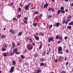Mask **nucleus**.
Returning a JSON list of instances; mask_svg holds the SVG:
<instances>
[{
	"label": "nucleus",
	"instance_id": "680f3d73",
	"mask_svg": "<svg viewBox=\"0 0 73 73\" xmlns=\"http://www.w3.org/2000/svg\"><path fill=\"white\" fill-rule=\"evenodd\" d=\"M66 65H68V62H67L66 63Z\"/></svg>",
	"mask_w": 73,
	"mask_h": 73
},
{
	"label": "nucleus",
	"instance_id": "58836bf2",
	"mask_svg": "<svg viewBox=\"0 0 73 73\" xmlns=\"http://www.w3.org/2000/svg\"><path fill=\"white\" fill-rule=\"evenodd\" d=\"M15 54H20V53L19 52H15Z\"/></svg>",
	"mask_w": 73,
	"mask_h": 73
},
{
	"label": "nucleus",
	"instance_id": "4468645a",
	"mask_svg": "<svg viewBox=\"0 0 73 73\" xmlns=\"http://www.w3.org/2000/svg\"><path fill=\"white\" fill-rule=\"evenodd\" d=\"M60 11H62L63 10H64V7L62 6L60 7Z\"/></svg>",
	"mask_w": 73,
	"mask_h": 73
},
{
	"label": "nucleus",
	"instance_id": "7ed1b4c3",
	"mask_svg": "<svg viewBox=\"0 0 73 73\" xmlns=\"http://www.w3.org/2000/svg\"><path fill=\"white\" fill-rule=\"evenodd\" d=\"M27 47L28 50H32V48H33V47H32V46L30 44H28L27 45Z\"/></svg>",
	"mask_w": 73,
	"mask_h": 73
},
{
	"label": "nucleus",
	"instance_id": "09e8293b",
	"mask_svg": "<svg viewBox=\"0 0 73 73\" xmlns=\"http://www.w3.org/2000/svg\"><path fill=\"white\" fill-rule=\"evenodd\" d=\"M65 23H66V25L68 23V21H66V22H65Z\"/></svg>",
	"mask_w": 73,
	"mask_h": 73
},
{
	"label": "nucleus",
	"instance_id": "5701e85b",
	"mask_svg": "<svg viewBox=\"0 0 73 73\" xmlns=\"http://www.w3.org/2000/svg\"><path fill=\"white\" fill-rule=\"evenodd\" d=\"M9 32H10V33H14V31H13L12 29L10 30L9 31Z\"/></svg>",
	"mask_w": 73,
	"mask_h": 73
},
{
	"label": "nucleus",
	"instance_id": "1a4fd4ad",
	"mask_svg": "<svg viewBox=\"0 0 73 73\" xmlns=\"http://www.w3.org/2000/svg\"><path fill=\"white\" fill-rule=\"evenodd\" d=\"M60 25V23H56V27H58Z\"/></svg>",
	"mask_w": 73,
	"mask_h": 73
},
{
	"label": "nucleus",
	"instance_id": "bf43d9fd",
	"mask_svg": "<svg viewBox=\"0 0 73 73\" xmlns=\"http://www.w3.org/2000/svg\"><path fill=\"white\" fill-rule=\"evenodd\" d=\"M27 62H26L25 64H24V65H27Z\"/></svg>",
	"mask_w": 73,
	"mask_h": 73
},
{
	"label": "nucleus",
	"instance_id": "c85d7f7f",
	"mask_svg": "<svg viewBox=\"0 0 73 73\" xmlns=\"http://www.w3.org/2000/svg\"><path fill=\"white\" fill-rule=\"evenodd\" d=\"M45 55V52H43L42 53V56H44Z\"/></svg>",
	"mask_w": 73,
	"mask_h": 73
},
{
	"label": "nucleus",
	"instance_id": "f704fd0d",
	"mask_svg": "<svg viewBox=\"0 0 73 73\" xmlns=\"http://www.w3.org/2000/svg\"><path fill=\"white\" fill-rule=\"evenodd\" d=\"M54 61L55 62H57V58H56V59H54Z\"/></svg>",
	"mask_w": 73,
	"mask_h": 73
},
{
	"label": "nucleus",
	"instance_id": "e433bc0d",
	"mask_svg": "<svg viewBox=\"0 0 73 73\" xmlns=\"http://www.w3.org/2000/svg\"><path fill=\"white\" fill-rule=\"evenodd\" d=\"M37 23H35L33 25L34 26V27H36V26H37Z\"/></svg>",
	"mask_w": 73,
	"mask_h": 73
},
{
	"label": "nucleus",
	"instance_id": "393cba45",
	"mask_svg": "<svg viewBox=\"0 0 73 73\" xmlns=\"http://www.w3.org/2000/svg\"><path fill=\"white\" fill-rule=\"evenodd\" d=\"M42 45L41 44L40 45V46L39 47V49H41L42 48Z\"/></svg>",
	"mask_w": 73,
	"mask_h": 73
},
{
	"label": "nucleus",
	"instance_id": "423d86ee",
	"mask_svg": "<svg viewBox=\"0 0 73 73\" xmlns=\"http://www.w3.org/2000/svg\"><path fill=\"white\" fill-rule=\"evenodd\" d=\"M14 70V67H12L11 68V69L10 70V73H12Z\"/></svg>",
	"mask_w": 73,
	"mask_h": 73
},
{
	"label": "nucleus",
	"instance_id": "052dcab7",
	"mask_svg": "<svg viewBox=\"0 0 73 73\" xmlns=\"http://www.w3.org/2000/svg\"><path fill=\"white\" fill-rule=\"evenodd\" d=\"M50 50H50V48H49V51H48V52H50Z\"/></svg>",
	"mask_w": 73,
	"mask_h": 73
},
{
	"label": "nucleus",
	"instance_id": "c03bdc74",
	"mask_svg": "<svg viewBox=\"0 0 73 73\" xmlns=\"http://www.w3.org/2000/svg\"><path fill=\"white\" fill-rule=\"evenodd\" d=\"M40 35H42V36H44V35L42 34V33H40Z\"/></svg>",
	"mask_w": 73,
	"mask_h": 73
},
{
	"label": "nucleus",
	"instance_id": "864d4df0",
	"mask_svg": "<svg viewBox=\"0 0 73 73\" xmlns=\"http://www.w3.org/2000/svg\"><path fill=\"white\" fill-rule=\"evenodd\" d=\"M19 62H22V60L21 59H20L19 60Z\"/></svg>",
	"mask_w": 73,
	"mask_h": 73
},
{
	"label": "nucleus",
	"instance_id": "bb28decb",
	"mask_svg": "<svg viewBox=\"0 0 73 73\" xmlns=\"http://www.w3.org/2000/svg\"><path fill=\"white\" fill-rule=\"evenodd\" d=\"M41 6L42 7V8H44V3H42Z\"/></svg>",
	"mask_w": 73,
	"mask_h": 73
},
{
	"label": "nucleus",
	"instance_id": "6ab92c4d",
	"mask_svg": "<svg viewBox=\"0 0 73 73\" xmlns=\"http://www.w3.org/2000/svg\"><path fill=\"white\" fill-rule=\"evenodd\" d=\"M60 37V35H57L56 36V39H58V38Z\"/></svg>",
	"mask_w": 73,
	"mask_h": 73
},
{
	"label": "nucleus",
	"instance_id": "6e6d98bb",
	"mask_svg": "<svg viewBox=\"0 0 73 73\" xmlns=\"http://www.w3.org/2000/svg\"><path fill=\"white\" fill-rule=\"evenodd\" d=\"M40 17H41L42 16V14H41L40 15Z\"/></svg>",
	"mask_w": 73,
	"mask_h": 73
},
{
	"label": "nucleus",
	"instance_id": "f257e3e1",
	"mask_svg": "<svg viewBox=\"0 0 73 73\" xmlns=\"http://www.w3.org/2000/svg\"><path fill=\"white\" fill-rule=\"evenodd\" d=\"M59 47H58V54H62V53H63V52L61 51L62 50V48L60 46H59Z\"/></svg>",
	"mask_w": 73,
	"mask_h": 73
},
{
	"label": "nucleus",
	"instance_id": "dca6fc26",
	"mask_svg": "<svg viewBox=\"0 0 73 73\" xmlns=\"http://www.w3.org/2000/svg\"><path fill=\"white\" fill-rule=\"evenodd\" d=\"M22 34H23V33L21 32H19V33L18 34V36H21V35H22Z\"/></svg>",
	"mask_w": 73,
	"mask_h": 73
},
{
	"label": "nucleus",
	"instance_id": "a878e982",
	"mask_svg": "<svg viewBox=\"0 0 73 73\" xmlns=\"http://www.w3.org/2000/svg\"><path fill=\"white\" fill-rule=\"evenodd\" d=\"M12 62L13 63V65L16 64V62H15V61H13Z\"/></svg>",
	"mask_w": 73,
	"mask_h": 73
},
{
	"label": "nucleus",
	"instance_id": "b1692460",
	"mask_svg": "<svg viewBox=\"0 0 73 73\" xmlns=\"http://www.w3.org/2000/svg\"><path fill=\"white\" fill-rule=\"evenodd\" d=\"M34 14L35 15H37L38 14V12L37 11H36L35 12Z\"/></svg>",
	"mask_w": 73,
	"mask_h": 73
},
{
	"label": "nucleus",
	"instance_id": "a19ab883",
	"mask_svg": "<svg viewBox=\"0 0 73 73\" xmlns=\"http://www.w3.org/2000/svg\"><path fill=\"white\" fill-rule=\"evenodd\" d=\"M66 53H69V50L68 49H66Z\"/></svg>",
	"mask_w": 73,
	"mask_h": 73
},
{
	"label": "nucleus",
	"instance_id": "13d9d810",
	"mask_svg": "<svg viewBox=\"0 0 73 73\" xmlns=\"http://www.w3.org/2000/svg\"><path fill=\"white\" fill-rule=\"evenodd\" d=\"M41 60L42 61V62H43V61H45V59H43V60L41 59Z\"/></svg>",
	"mask_w": 73,
	"mask_h": 73
},
{
	"label": "nucleus",
	"instance_id": "0e129e2a",
	"mask_svg": "<svg viewBox=\"0 0 73 73\" xmlns=\"http://www.w3.org/2000/svg\"><path fill=\"white\" fill-rule=\"evenodd\" d=\"M71 7H73V3H72V5H70Z\"/></svg>",
	"mask_w": 73,
	"mask_h": 73
},
{
	"label": "nucleus",
	"instance_id": "6e6552de",
	"mask_svg": "<svg viewBox=\"0 0 73 73\" xmlns=\"http://www.w3.org/2000/svg\"><path fill=\"white\" fill-rule=\"evenodd\" d=\"M10 53L11 55V56H12V55H13L14 54L15 52H13V51H11L10 52Z\"/></svg>",
	"mask_w": 73,
	"mask_h": 73
},
{
	"label": "nucleus",
	"instance_id": "9d476101",
	"mask_svg": "<svg viewBox=\"0 0 73 73\" xmlns=\"http://www.w3.org/2000/svg\"><path fill=\"white\" fill-rule=\"evenodd\" d=\"M25 9V10H27H27H28V9H29V7H28V6H26Z\"/></svg>",
	"mask_w": 73,
	"mask_h": 73
},
{
	"label": "nucleus",
	"instance_id": "20e7f679",
	"mask_svg": "<svg viewBox=\"0 0 73 73\" xmlns=\"http://www.w3.org/2000/svg\"><path fill=\"white\" fill-rule=\"evenodd\" d=\"M48 42H50L51 41H54V38L52 37H51L48 38Z\"/></svg>",
	"mask_w": 73,
	"mask_h": 73
},
{
	"label": "nucleus",
	"instance_id": "39448f33",
	"mask_svg": "<svg viewBox=\"0 0 73 73\" xmlns=\"http://www.w3.org/2000/svg\"><path fill=\"white\" fill-rule=\"evenodd\" d=\"M48 11L49 12H50V11H52V12H54V9L53 8H50L48 9Z\"/></svg>",
	"mask_w": 73,
	"mask_h": 73
},
{
	"label": "nucleus",
	"instance_id": "603ef678",
	"mask_svg": "<svg viewBox=\"0 0 73 73\" xmlns=\"http://www.w3.org/2000/svg\"><path fill=\"white\" fill-rule=\"evenodd\" d=\"M33 45H34V46H35V43L34 42H32Z\"/></svg>",
	"mask_w": 73,
	"mask_h": 73
},
{
	"label": "nucleus",
	"instance_id": "5fc2aeb1",
	"mask_svg": "<svg viewBox=\"0 0 73 73\" xmlns=\"http://www.w3.org/2000/svg\"><path fill=\"white\" fill-rule=\"evenodd\" d=\"M4 48H7V45H6V44L4 46Z\"/></svg>",
	"mask_w": 73,
	"mask_h": 73
},
{
	"label": "nucleus",
	"instance_id": "338daca9",
	"mask_svg": "<svg viewBox=\"0 0 73 73\" xmlns=\"http://www.w3.org/2000/svg\"><path fill=\"white\" fill-rule=\"evenodd\" d=\"M49 52H48L47 53V55H49Z\"/></svg>",
	"mask_w": 73,
	"mask_h": 73
},
{
	"label": "nucleus",
	"instance_id": "0eeeda50",
	"mask_svg": "<svg viewBox=\"0 0 73 73\" xmlns=\"http://www.w3.org/2000/svg\"><path fill=\"white\" fill-rule=\"evenodd\" d=\"M48 7V3H46L44 5V9L45 8V9H46Z\"/></svg>",
	"mask_w": 73,
	"mask_h": 73
},
{
	"label": "nucleus",
	"instance_id": "37998d69",
	"mask_svg": "<svg viewBox=\"0 0 73 73\" xmlns=\"http://www.w3.org/2000/svg\"><path fill=\"white\" fill-rule=\"evenodd\" d=\"M29 40H30L31 42H33V41H32V40L31 39H29Z\"/></svg>",
	"mask_w": 73,
	"mask_h": 73
},
{
	"label": "nucleus",
	"instance_id": "3c124183",
	"mask_svg": "<svg viewBox=\"0 0 73 73\" xmlns=\"http://www.w3.org/2000/svg\"><path fill=\"white\" fill-rule=\"evenodd\" d=\"M48 18H51L52 17V16L50 15H49V16H48Z\"/></svg>",
	"mask_w": 73,
	"mask_h": 73
},
{
	"label": "nucleus",
	"instance_id": "7c9ffc66",
	"mask_svg": "<svg viewBox=\"0 0 73 73\" xmlns=\"http://www.w3.org/2000/svg\"><path fill=\"white\" fill-rule=\"evenodd\" d=\"M24 22L25 24H28V21H24Z\"/></svg>",
	"mask_w": 73,
	"mask_h": 73
},
{
	"label": "nucleus",
	"instance_id": "c756f323",
	"mask_svg": "<svg viewBox=\"0 0 73 73\" xmlns=\"http://www.w3.org/2000/svg\"><path fill=\"white\" fill-rule=\"evenodd\" d=\"M3 55L4 56H7V53H6V52H5V53H3Z\"/></svg>",
	"mask_w": 73,
	"mask_h": 73
},
{
	"label": "nucleus",
	"instance_id": "c9c22d12",
	"mask_svg": "<svg viewBox=\"0 0 73 73\" xmlns=\"http://www.w3.org/2000/svg\"><path fill=\"white\" fill-rule=\"evenodd\" d=\"M13 19L14 21H16L17 20V19L15 18H13Z\"/></svg>",
	"mask_w": 73,
	"mask_h": 73
},
{
	"label": "nucleus",
	"instance_id": "e2e57ef3",
	"mask_svg": "<svg viewBox=\"0 0 73 73\" xmlns=\"http://www.w3.org/2000/svg\"><path fill=\"white\" fill-rule=\"evenodd\" d=\"M6 44H5V43H4L3 44V46H4L5 45H6Z\"/></svg>",
	"mask_w": 73,
	"mask_h": 73
},
{
	"label": "nucleus",
	"instance_id": "ddd939ff",
	"mask_svg": "<svg viewBox=\"0 0 73 73\" xmlns=\"http://www.w3.org/2000/svg\"><path fill=\"white\" fill-rule=\"evenodd\" d=\"M35 38L36 40H39V38L38 36H35Z\"/></svg>",
	"mask_w": 73,
	"mask_h": 73
},
{
	"label": "nucleus",
	"instance_id": "cd10ccee",
	"mask_svg": "<svg viewBox=\"0 0 73 73\" xmlns=\"http://www.w3.org/2000/svg\"><path fill=\"white\" fill-rule=\"evenodd\" d=\"M67 28L68 29H71V28H72V27H71V26H69L67 27Z\"/></svg>",
	"mask_w": 73,
	"mask_h": 73
},
{
	"label": "nucleus",
	"instance_id": "49530a36",
	"mask_svg": "<svg viewBox=\"0 0 73 73\" xmlns=\"http://www.w3.org/2000/svg\"><path fill=\"white\" fill-rule=\"evenodd\" d=\"M28 37H27V38H25V40H26V41H28Z\"/></svg>",
	"mask_w": 73,
	"mask_h": 73
},
{
	"label": "nucleus",
	"instance_id": "4d7b16f0",
	"mask_svg": "<svg viewBox=\"0 0 73 73\" xmlns=\"http://www.w3.org/2000/svg\"><path fill=\"white\" fill-rule=\"evenodd\" d=\"M65 12H68V9H66L65 10Z\"/></svg>",
	"mask_w": 73,
	"mask_h": 73
},
{
	"label": "nucleus",
	"instance_id": "412c9836",
	"mask_svg": "<svg viewBox=\"0 0 73 73\" xmlns=\"http://www.w3.org/2000/svg\"><path fill=\"white\" fill-rule=\"evenodd\" d=\"M2 51H3V52H4V51H5V50H6V49L4 48H2Z\"/></svg>",
	"mask_w": 73,
	"mask_h": 73
},
{
	"label": "nucleus",
	"instance_id": "2eb2a0df",
	"mask_svg": "<svg viewBox=\"0 0 73 73\" xmlns=\"http://www.w3.org/2000/svg\"><path fill=\"white\" fill-rule=\"evenodd\" d=\"M69 25H73V21H72L70 23H69Z\"/></svg>",
	"mask_w": 73,
	"mask_h": 73
},
{
	"label": "nucleus",
	"instance_id": "72a5a7b5",
	"mask_svg": "<svg viewBox=\"0 0 73 73\" xmlns=\"http://www.w3.org/2000/svg\"><path fill=\"white\" fill-rule=\"evenodd\" d=\"M58 39L60 40H62V37H59Z\"/></svg>",
	"mask_w": 73,
	"mask_h": 73
},
{
	"label": "nucleus",
	"instance_id": "79ce46f5",
	"mask_svg": "<svg viewBox=\"0 0 73 73\" xmlns=\"http://www.w3.org/2000/svg\"><path fill=\"white\" fill-rule=\"evenodd\" d=\"M64 39H65V40H67V39H68V37L65 36L64 37Z\"/></svg>",
	"mask_w": 73,
	"mask_h": 73
},
{
	"label": "nucleus",
	"instance_id": "ea45409f",
	"mask_svg": "<svg viewBox=\"0 0 73 73\" xmlns=\"http://www.w3.org/2000/svg\"><path fill=\"white\" fill-rule=\"evenodd\" d=\"M52 25H50V26L49 27V29H51V28H52Z\"/></svg>",
	"mask_w": 73,
	"mask_h": 73
},
{
	"label": "nucleus",
	"instance_id": "a18cd8bd",
	"mask_svg": "<svg viewBox=\"0 0 73 73\" xmlns=\"http://www.w3.org/2000/svg\"><path fill=\"white\" fill-rule=\"evenodd\" d=\"M21 17V15H18V16L17 17L19 18H20Z\"/></svg>",
	"mask_w": 73,
	"mask_h": 73
},
{
	"label": "nucleus",
	"instance_id": "4c0bfd02",
	"mask_svg": "<svg viewBox=\"0 0 73 73\" xmlns=\"http://www.w3.org/2000/svg\"><path fill=\"white\" fill-rule=\"evenodd\" d=\"M64 23H65V19H64L62 22V24H64Z\"/></svg>",
	"mask_w": 73,
	"mask_h": 73
},
{
	"label": "nucleus",
	"instance_id": "9b49d317",
	"mask_svg": "<svg viewBox=\"0 0 73 73\" xmlns=\"http://www.w3.org/2000/svg\"><path fill=\"white\" fill-rule=\"evenodd\" d=\"M67 19H72V16L71 15H69L67 18Z\"/></svg>",
	"mask_w": 73,
	"mask_h": 73
},
{
	"label": "nucleus",
	"instance_id": "2f4dec72",
	"mask_svg": "<svg viewBox=\"0 0 73 73\" xmlns=\"http://www.w3.org/2000/svg\"><path fill=\"white\" fill-rule=\"evenodd\" d=\"M24 19H25V20H27L28 19V18L27 17H24Z\"/></svg>",
	"mask_w": 73,
	"mask_h": 73
},
{
	"label": "nucleus",
	"instance_id": "8fccbe9b",
	"mask_svg": "<svg viewBox=\"0 0 73 73\" xmlns=\"http://www.w3.org/2000/svg\"><path fill=\"white\" fill-rule=\"evenodd\" d=\"M20 45V43H17V45L18 46H19Z\"/></svg>",
	"mask_w": 73,
	"mask_h": 73
},
{
	"label": "nucleus",
	"instance_id": "aec40b11",
	"mask_svg": "<svg viewBox=\"0 0 73 73\" xmlns=\"http://www.w3.org/2000/svg\"><path fill=\"white\" fill-rule=\"evenodd\" d=\"M12 45H13V47H14L15 48V46H15V43L13 42L12 44Z\"/></svg>",
	"mask_w": 73,
	"mask_h": 73
},
{
	"label": "nucleus",
	"instance_id": "774afa93",
	"mask_svg": "<svg viewBox=\"0 0 73 73\" xmlns=\"http://www.w3.org/2000/svg\"><path fill=\"white\" fill-rule=\"evenodd\" d=\"M1 37L2 38H4V36H3V35H2V36H1Z\"/></svg>",
	"mask_w": 73,
	"mask_h": 73
},
{
	"label": "nucleus",
	"instance_id": "a211bd4d",
	"mask_svg": "<svg viewBox=\"0 0 73 73\" xmlns=\"http://www.w3.org/2000/svg\"><path fill=\"white\" fill-rule=\"evenodd\" d=\"M21 57L22 58V59L25 58V56H23V55H21Z\"/></svg>",
	"mask_w": 73,
	"mask_h": 73
},
{
	"label": "nucleus",
	"instance_id": "f03ea898",
	"mask_svg": "<svg viewBox=\"0 0 73 73\" xmlns=\"http://www.w3.org/2000/svg\"><path fill=\"white\" fill-rule=\"evenodd\" d=\"M58 15H60V12H61L63 14L64 13H65V11L63 10H58Z\"/></svg>",
	"mask_w": 73,
	"mask_h": 73
},
{
	"label": "nucleus",
	"instance_id": "f8f14e48",
	"mask_svg": "<svg viewBox=\"0 0 73 73\" xmlns=\"http://www.w3.org/2000/svg\"><path fill=\"white\" fill-rule=\"evenodd\" d=\"M36 72H37V73H40V72H41V71L39 69V70H36Z\"/></svg>",
	"mask_w": 73,
	"mask_h": 73
},
{
	"label": "nucleus",
	"instance_id": "de8ad7c7",
	"mask_svg": "<svg viewBox=\"0 0 73 73\" xmlns=\"http://www.w3.org/2000/svg\"><path fill=\"white\" fill-rule=\"evenodd\" d=\"M18 10H19V12H21V8H19V9H18Z\"/></svg>",
	"mask_w": 73,
	"mask_h": 73
},
{
	"label": "nucleus",
	"instance_id": "69168bd1",
	"mask_svg": "<svg viewBox=\"0 0 73 73\" xmlns=\"http://www.w3.org/2000/svg\"><path fill=\"white\" fill-rule=\"evenodd\" d=\"M64 1L66 2H68V0H64Z\"/></svg>",
	"mask_w": 73,
	"mask_h": 73
},
{
	"label": "nucleus",
	"instance_id": "f3484780",
	"mask_svg": "<svg viewBox=\"0 0 73 73\" xmlns=\"http://www.w3.org/2000/svg\"><path fill=\"white\" fill-rule=\"evenodd\" d=\"M40 65L41 66H44V64L43 63H41L40 64Z\"/></svg>",
	"mask_w": 73,
	"mask_h": 73
},
{
	"label": "nucleus",
	"instance_id": "4be33fe9",
	"mask_svg": "<svg viewBox=\"0 0 73 73\" xmlns=\"http://www.w3.org/2000/svg\"><path fill=\"white\" fill-rule=\"evenodd\" d=\"M17 48H15L13 49V52H17Z\"/></svg>",
	"mask_w": 73,
	"mask_h": 73
},
{
	"label": "nucleus",
	"instance_id": "473e14b6",
	"mask_svg": "<svg viewBox=\"0 0 73 73\" xmlns=\"http://www.w3.org/2000/svg\"><path fill=\"white\" fill-rule=\"evenodd\" d=\"M34 56L35 57H37V54H34Z\"/></svg>",
	"mask_w": 73,
	"mask_h": 73
}]
</instances>
